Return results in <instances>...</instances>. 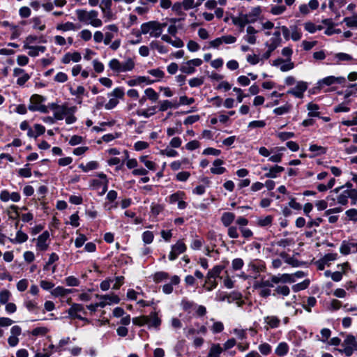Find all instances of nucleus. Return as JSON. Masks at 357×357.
<instances>
[{
    "instance_id": "obj_1",
    "label": "nucleus",
    "mask_w": 357,
    "mask_h": 357,
    "mask_svg": "<svg viewBox=\"0 0 357 357\" xmlns=\"http://www.w3.org/2000/svg\"><path fill=\"white\" fill-rule=\"evenodd\" d=\"M75 12L78 20L84 24H89L93 27H100L102 25V20L98 18V11L95 10L87 11L78 9Z\"/></svg>"
},
{
    "instance_id": "obj_2",
    "label": "nucleus",
    "mask_w": 357,
    "mask_h": 357,
    "mask_svg": "<svg viewBox=\"0 0 357 357\" xmlns=\"http://www.w3.org/2000/svg\"><path fill=\"white\" fill-rule=\"evenodd\" d=\"M166 26V23H160L158 21H149L141 25L140 31L142 34H149L151 37L158 38L161 36L163 29Z\"/></svg>"
},
{
    "instance_id": "obj_3",
    "label": "nucleus",
    "mask_w": 357,
    "mask_h": 357,
    "mask_svg": "<svg viewBox=\"0 0 357 357\" xmlns=\"http://www.w3.org/2000/svg\"><path fill=\"white\" fill-rule=\"evenodd\" d=\"M108 66L114 73L119 74L132 70L135 63L132 58L126 59L124 62H121L117 59H112L109 61Z\"/></svg>"
},
{
    "instance_id": "obj_4",
    "label": "nucleus",
    "mask_w": 357,
    "mask_h": 357,
    "mask_svg": "<svg viewBox=\"0 0 357 357\" xmlns=\"http://www.w3.org/2000/svg\"><path fill=\"white\" fill-rule=\"evenodd\" d=\"M202 64V60L200 59H194L184 63L180 68V70L185 74H192L195 72V67L200 66Z\"/></svg>"
},
{
    "instance_id": "obj_5",
    "label": "nucleus",
    "mask_w": 357,
    "mask_h": 357,
    "mask_svg": "<svg viewBox=\"0 0 357 357\" xmlns=\"http://www.w3.org/2000/svg\"><path fill=\"white\" fill-rule=\"evenodd\" d=\"M187 247L182 241H178L176 244L172 246V250L169 255V259L173 261L177 258V257L185 252Z\"/></svg>"
},
{
    "instance_id": "obj_6",
    "label": "nucleus",
    "mask_w": 357,
    "mask_h": 357,
    "mask_svg": "<svg viewBox=\"0 0 357 357\" xmlns=\"http://www.w3.org/2000/svg\"><path fill=\"white\" fill-rule=\"evenodd\" d=\"M112 1L102 0L100 4V8L105 18L110 20L114 18V13L112 10Z\"/></svg>"
},
{
    "instance_id": "obj_7",
    "label": "nucleus",
    "mask_w": 357,
    "mask_h": 357,
    "mask_svg": "<svg viewBox=\"0 0 357 357\" xmlns=\"http://www.w3.org/2000/svg\"><path fill=\"white\" fill-rule=\"evenodd\" d=\"M307 84L306 82L301 81L297 82L296 86L287 91L288 94H291L298 98L303 97V93L307 90Z\"/></svg>"
},
{
    "instance_id": "obj_8",
    "label": "nucleus",
    "mask_w": 357,
    "mask_h": 357,
    "mask_svg": "<svg viewBox=\"0 0 357 357\" xmlns=\"http://www.w3.org/2000/svg\"><path fill=\"white\" fill-rule=\"evenodd\" d=\"M346 81L344 77H334L328 76L318 82L319 88H322L324 86H331L335 83L342 84Z\"/></svg>"
},
{
    "instance_id": "obj_9",
    "label": "nucleus",
    "mask_w": 357,
    "mask_h": 357,
    "mask_svg": "<svg viewBox=\"0 0 357 357\" xmlns=\"http://www.w3.org/2000/svg\"><path fill=\"white\" fill-rule=\"evenodd\" d=\"M50 238V234L47 231H44L40 234L37 239L36 248L40 251H45L47 250L49 246L48 240Z\"/></svg>"
},
{
    "instance_id": "obj_10",
    "label": "nucleus",
    "mask_w": 357,
    "mask_h": 357,
    "mask_svg": "<svg viewBox=\"0 0 357 357\" xmlns=\"http://www.w3.org/2000/svg\"><path fill=\"white\" fill-rule=\"evenodd\" d=\"M340 251L342 255H347L350 253L357 252V243L343 241Z\"/></svg>"
},
{
    "instance_id": "obj_11",
    "label": "nucleus",
    "mask_w": 357,
    "mask_h": 357,
    "mask_svg": "<svg viewBox=\"0 0 357 357\" xmlns=\"http://www.w3.org/2000/svg\"><path fill=\"white\" fill-rule=\"evenodd\" d=\"M13 75L18 77L17 84L20 86H23L30 79L29 75L25 73L24 70L19 68L14 69Z\"/></svg>"
},
{
    "instance_id": "obj_12",
    "label": "nucleus",
    "mask_w": 357,
    "mask_h": 357,
    "mask_svg": "<svg viewBox=\"0 0 357 357\" xmlns=\"http://www.w3.org/2000/svg\"><path fill=\"white\" fill-rule=\"evenodd\" d=\"M56 108V109L54 112V118L56 120H62L64 116L74 111V107L69 108L66 105H59Z\"/></svg>"
},
{
    "instance_id": "obj_13",
    "label": "nucleus",
    "mask_w": 357,
    "mask_h": 357,
    "mask_svg": "<svg viewBox=\"0 0 357 357\" xmlns=\"http://www.w3.org/2000/svg\"><path fill=\"white\" fill-rule=\"evenodd\" d=\"M20 195L17 192L10 193L8 190H2L0 193V199L2 202H6L12 200L14 202H17L20 200Z\"/></svg>"
},
{
    "instance_id": "obj_14",
    "label": "nucleus",
    "mask_w": 357,
    "mask_h": 357,
    "mask_svg": "<svg viewBox=\"0 0 357 357\" xmlns=\"http://www.w3.org/2000/svg\"><path fill=\"white\" fill-rule=\"evenodd\" d=\"M82 59L81 54L78 52H68L65 54L61 58V63L63 64H68L73 61L77 63Z\"/></svg>"
},
{
    "instance_id": "obj_15",
    "label": "nucleus",
    "mask_w": 357,
    "mask_h": 357,
    "mask_svg": "<svg viewBox=\"0 0 357 357\" xmlns=\"http://www.w3.org/2000/svg\"><path fill=\"white\" fill-rule=\"evenodd\" d=\"M273 282L275 284L279 283H292L295 282L293 275H290L288 273L279 274L277 275H274Z\"/></svg>"
},
{
    "instance_id": "obj_16",
    "label": "nucleus",
    "mask_w": 357,
    "mask_h": 357,
    "mask_svg": "<svg viewBox=\"0 0 357 357\" xmlns=\"http://www.w3.org/2000/svg\"><path fill=\"white\" fill-rule=\"evenodd\" d=\"M23 48L24 50H29L28 54L30 56L34 57L39 54V52H45L46 50L45 46H31L24 45Z\"/></svg>"
},
{
    "instance_id": "obj_17",
    "label": "nucleus",
    "mask_w": 357,
    "mask_h": 357,
    "mask_svg": "<svg viewBox=\"0 0 357 357\" xmlns=\"http://www.w3.org/2000/svg\"><path fill=\"white\" fill-rule=\"evenodd\" d=\"M84 310V307L81 304H73L68 310V314L70 317L73 318H77L79 319H82L88 321L86 319L82 318L77 313L79 312H82Z\"/></svg>"
},
{
    "instance_id": "obj_18",
    "label": "nucleus",
    "mask_w": 357,
    "mask_h": 357,
    "mask_svg": "<svg viewBox=\"0 0 357 357\" xmlns=\"http://www.w3.org/2000/svg\"><path fill=\"white\" fill-rule=\"evenodd\" d=\"M274 275H271V278L268 280L261 279L259 281L255 282L254 287L255 288H272L274 287L275 284L273 282Z\"/></svg>"
},
{
    "instance_id": "obj_19",
    "label": "nucleus",
    "mask_w": 357,
    "mask_h": 357,
    "mask_svg": "<svg viewBox=\"0 0 357 357\" xmlns=\"http://www.w3.org/2000/svg\"><path fill=\"white\" fill-rule=\"evenodd\" d=\"M180 282V278L178 275H174L171 278V282L165 284L162 287V291L166 294H169L173 291V285H178Z\"/></svg>"
},
{
    "instance_id": "obj_20",
    "label": "nucleus",
    "mask_w": 357,
    "mask_h": 357,
    "mask_svg": "<svg viewBox=\"0 0 357 357\" xmlns=\"http://www.w3.org/2000/svg\"><path fill=\"white\" fill-rule=\"evenodd\" d=\"M100 298L103 300L99 303V305L102 307H105L107 304L118 303L120 301L119 298L114 294L102 296Z\"/></svg>"
},
{
    "instance_id": "obj_21",
    "label": "nucleus",
    "mask_w": 357,
    "mask_h": 357,
    "mask_svg": "<svg viewBox=\"0 0 357 357\" xmlns=\"http://www.w3.org/2000/svg\"><path fill=\"white\" fill-rule=\"evenodd\" d=\"M247 36L245 37V40L250 44H255L257 38L255 34L257 31L252 26H248L246 29Z\"/></svg>"
},
{
    "instance_id": "obj_22",
    "label": "nucleus",
    "mask_w": 357,
    "mask_h": 357,
    "mask_svg": "<svg viewBox=\"0 0 357 357\" xmlns=\"http://www.w3.org/2000/svg\"><path fill=\"white\" fill-rule=\"evenodd\" d=\"M261 13V9L259 7H255L252 9V10L247 14H243V16L245 17L248 21H249V24L254 23L257 21V17H259Z\"/></svg>"
},
{
    "instance_id": "obj_23",
    "label": "nucleus",
    "mask_w": 357,
    "mask_h": 357,
    "mask_svg": "<svg viewBox=\"0 0 357 357\" xmlns=\"http://www.w3.org/2000/svg\"><path fill=\"white\" fill-rule=\"evenodd\" d=\"M235 220V215L231 212H225L221 216V222L225 227H229Z\"/></svg>"
},
{
    "instance_id": "obj_24",
    "label": "nucleus",
    "mask_w": 357,
    "mask_h": 357,
    "mask_svg": "<svg viewBox=\"0 0 357 357\" xmlns=\"http://www.w3.org/2000/svg\"><path fill=\"white\" fill-rule=\"evenodd\" d=\"M223 164V160L220 159H216L213 162V165L214 167L211 168V173L214 174H222L226 172V169L222 167H219Z\"/></svg>"
},
{
    "instance_id": "obj_25",
    "label": "nucleus",
    "mask_w": 357,
    "mask_h": 357,
    "mask_svg": "<svg viewBox=\"0 0 357 357\" xmlns=\"http://www.w3.org/2000/svg\"><path fill=\"white\" fill-rule=\"evenodd\" d=\"M223 349L220 344H213L209 349L207 357H220Z\"/></svg>"
},
{
    "instance_id": "obj_26",
    "label": "nucleus",
    "mask_w": 357,
    "mask_h": 357,
    "mask_svg": "<svg viewBox=\"0 0 357 357\" xmlns=\"http://www.w3.org/2000/svg\"><path fill=\"white\" fill-rule=\"evenodd\" d=\"M148 319H149V321L148 323L149 327L158 328L161 324V320L158 317L156 312L151 313L150 315L148 316Z\"/></svg>"
},
{
    "instance_id": "obj_27",
    "label": "nucleus",
    "mask_w": 357,
    "mask_h": 357,
    "mask_svg": "<svg viewBox=\"0 0 357 357\" xmlns=\"http://www.w3.org/2000/svg\"><path fill=\"white\" fill-rule=\"evenodd\" d=\"M231 20L232 23L237 26H245L249 24V21L243 16V13H240L237 17H232Z\"/></svg>"
},
{
    "instance_id": "obj_28",
    "label": "nucleus",
    "mask_w": 357,
    "mask_h": 357,
    "mask_svg": "<svg viewBox=\"0 0 357 357\" xmlns=\"http://www.w3.org/2000/svg\"><path fill=\"white\" fill-rule=\"evenodd\" d=\"M307 109L309 111L308 116L310 117H319L320 115L319 112L318 111L319 107L318 105L314 104L313 102H310L307 105Z\"/></svg>"
},
{
    "instance_id": "obj_29",
    "label": "nucleus",
    "mask_w": 357,
    "mask_h": 357,
    "mask_svg": "<svg viewBox=\"0 0 357 357\" xmlns=\"http://www.w3.org/2000/svg\"><path fill=\"white\" fill-rule=\"evenodd\" d=\"M284 170V167L278 165H275L269 169L268 172L264 174L266 178H276L278 174L283 172Z\"/></svg>"
},
{
    "instance_id": "obj_30",
    "label": "nucleus",
    "mask_w": 357,
    "mask_h": 357,
    "mask_svg": "<svg viewBox=\"0 0 357 357\" xmlns=\"http://www.w3.org/2000/svg\"><path fill=\"white\" fill-rule=\"evenodd\" d=\"M223 269H224L223 266H220V265L215 266L212 269L208 271L206 276H208V278H212L213 279L220 278V275Z\"/></svg>"
},
{
    "instance_id": "obj_31",
    "label": "nucleus",
    "mask_w": 357,
    "mask_h": 357,
    "mask_svg": "<svg viewBox=\"0 0 357 357\" xmlns=\"http://www.w3.org/2000/svg\"><path fill=\"white\" fill-rule=\"evenodd\" d=\"M78 28L73 22H66L63 24H59L56 25V29L62 31H75Z\"/></svg>"
},
{
    "instance_id": "obj_32",
    "label": "nucleus",
    "mask_w": 357,
    "mask_h": 357,
    "mask_svg": "<svg viewBox=\"0 0 357 357\" xmlns=\"http://www.w3.org/2000/svg\"><path fill=\"white\" fill-rule=\"evenodd\" d=\"M265 323L271 328H278L280 325V320L275 316H268L264 319Z\"/></svg>"
},
{
    "instance_id": "obj_33",
    "label": "nucleus",
    "mask_w": 357,
    "mask_h": 357,
    "mask_svg": "<svg viewBox=\"0 0 357 357\" xmlns=\"http://www.w3.org/2000/svg\"><path fill=\"white\" fill-rule=\"evenodd\" d=\"M155 114H156V106H151L145 109L137 112V114L139 116H142L145 118H149Z\"/></svg>"
},
{
    "instance_id": "obj_34",
    "label": "nucleus",
    "mask_w": 357,
    "mask_h": 357,
    "mask_svg": "<svg viewBox=\"0 0 357 357\" xmlns=\"http://www.w3.org/2000/svg\"><path fill=\"white\" fill-rule=\"evenodd\" d=\"M218 286V282L215 279H213L212 278H208V276L206 277V281L205 284H204V287L208 291H211L213 289H215Z\"/></svg>"
},
{
    "instance_id": "obj_35",
    "label": "nucleus",
    "mask_w": 357,
    "mask_h": 357,
    "mask_svg": "<svg viewBox=\"0 0 357 357\" xmlns=\"http://www.w3.org/2000/svg\"><path fill=\"white\" fill-rule=\"evenodd\" d=\"M148 73L156 78V80H154L155 82L160 81L165 77V75L164 71L160 68L151 69L148 70Z\"/></svg>"
},
{
    "instance_id": "obj_36",
    "label": "nucleus",
    "mask_w": 357,
    "mask_h": 357,
    "mask_svg": "<svg viewBox=\"0 0 357 357\" xmlns=\"http://www.w3.org/2000/svg\"><path fill=\"white\" fill-rule=\"evenodd\" d=\"M144 93L147 99L152 102H156L158 100L159 95L152 88H148L144 91Z\"/></svg>"
},
{
    "instance_id": "obj_37",
    "label": "nucleus",
    "mask_w": 357,
    "mask_h": 357,
    "mask_svg": "<svg viewBox=\"0 0 357 357\" xmlns=\"http://www.w3.org/2000/svg\"><path fill=\"white\" fill-rule=\"evenodd\" d=\"M274 291L275 293L273 294V296H275V294H277L279 295L287 296L290 294V289L287 285H278L275 287Z\"/></svg>"
},
{
    "instance_id": "obj_38",
    "label": "nucleus",
    "mask_w": 357,
    "mask_h": 357,
    "mask_svg": "<svg viewBox=\"0 0 357 357\" xmlns=\"http://www.w3.org/2000/svg\"><path fill=\"white\" fill-rule=\"evenodd\" d=\"M289 347L287 343L281 342L275 349V354L279 356H283L287 354Z\"/></svg>"
},
{
    "instance_id": "obj_39",
    "label": "nucleus",
    "mask_w": 357,
    "mask_h": 357,
    "mask_svg": "<svg viewBox=\"0 0 357 357\" xmlns=\"http://www.w3.org/2000/svg\"><path fill=\"white\" fill-rule=\"evenodd\" d=\"M71 289H65L63 287H57L52 291L54 296H64L71 292Z\"/></svg>"
},
{
    "instance_id": "obj_40",
    "label": "nucleus",
    "mask_w": 357,
    "mask_h": 357,
    "mask_svg": "<svg viewBox=\"0 0 357 357\" xmlns=\"http://www.w3.org/2000/svg\"><path fill=\"white\" fill-rule=\"evenodd\" d=\"M147 158V155H142L139 157V161L143 162L149 169L155 171L157 167L156 164L153 161L148 160Z\"/></svg>"
},
{
    "instance_id": "obj_41",
    "label": "nucleus",
    "mask_w": 357,
    "mask_h": 357,
    "mask_svg": "<svg viewBox=\"0 0 357 357\" xmlns=\"http://www.w3.org/2000/svg\"><path fill=\"white\" fill-rule=\"evenodd\" d=\"M33 28L39 31H43L45 29V24L42 22L40 17H35L31 19Z\"/></svg>"
},
{
    "instance_id": "obj_42",
    "label": "nucleus",
    "mask_w": 357,
    "mask_h": 357,
    "mask_svg": "<svg viewBox=\"0 0 357 357\" xmlns=\"http://www.w3.org/2000/svg\"><path fill=\"white\" fill-rule=\"evenodd\" d=\"M291 38L294 41L299 40L302 37L301 30L296 26H291Z\"/></svg>"
},
{
    "instance_id": "obj_43",
    "label": "nucleus",
    "mask_w": 357,
    "mask_h": 357,
    "mask_svg": "<svg viewBox=\"0 0 357 357\" xmlns=\"http://www.w3.org/2000/svg\"><path fill=\"white\" fill-rule=\"evenodd\" d=\"M98 164L96 161H91L86 165L81 164L79 167L84 172L97 169Z\"/></svg>"
},
{
    "instance_id": "obj_44",
    "label": "nucleus",
    "mask_w": 357,
    "mask_h": 357,
    "mask_svg": "<svg viewBox=\"0 0 357 357\" xmlns=\"http://www.w3.org/2000/svg\"><path fill=\"white\" fill-rule=\"evenodd\" d=\"M11 293L8 289H3L0 291V304H6L8 303Z\"/></svg>"
},
{
    "instance_id": "obj_45",
    "label": "nucleus",
    "mask_w": 357,
    "mask_h": 357,
    "mask_svg": "<svg viewBox=\"0 0 357 357\" xmlns=\"http://www.w3.org/2000/svg\"><path fill=\"white\" fill-rule=\"evenodd\" d=\"M343 22H345L348 27H356L357 28V14L351 17H344Z\"/></svg>"
},
{
    "instance_id": "obj_46",
    "label": "nucleus",
    "mask_w": 357,
    "mask_h": 357,
    "mask_svg": "<svg viewBox=\"0 0 357 357\" xmlns=\"http://www.w3.org/2000/svg\"><path fill=\"white\" fill-rule=\"evenodd\" d=\"M310 284V280H305L302 282L296 284L292 286V289L295 292H298L299 291L305 289L307 288V287Z\"/></svg>"
},
{
    "instance_id": "obj_47",
    "label": "nucleus",
    "mask_w": 357,
    "mask_h": 357,
    "mask_svg": "<svg viewBox=\"0 0 357 357\" xmlns=\"http://www.w3.org/2000/svg\"><path fill=\"white\" fill-rule=\"evenodd\" d=\"M149 322V321L148 316H141V317H135L132 319V323L135 325H137L139 326H144L146 324L148 325Z\"/></svg>"
},
{
    "instance_id": "obj_48",
    "label": "nucleus",
    "mask_w": 357,
    "mask_h": 357,
    "mask_svg": "<svg viewBox=\"0 0 357 357\" xmlns=\"http://www.w3.org/2000/svg\"><path fill=\"white\" fill-rule=\"evenodd\" d=\"M150 47L153 50H157L161 54H165L167 52V48L162 45H160L158 41H152L150 43Z\"/></svg>"
},
{
    "instance_id": "obj_49",
    "label": "nucleus",
    "mask_w": 357,
    "mask_h": 357,
    "mask_svg": "<svg viewBox=\"0 0 357 357\" xmlns=\"http://www.w3.org/2000/svg\"><path fill=\"white\" fill-rule=\"evenodd\" d=\"M28 239V236L22 232L21 230H19L16 234V237L14 240H11L13 243H22L25 242Z\"/></svg>"
},
{
    "instance_id": "obj_50",
    "label": "nucleus",
    "mask_w": 357,
    "mask_h": 357,
    "mask_svg": "<svg viewBox=\"0 0 357 357\" xmlns=\"http://www.w3.org/2000/svg\"><path fill=\"white\" fill-rule=\"evenodd\" d=\"M344 344L349 347H352V348L357 349V342L356 337L354 335H349L346 337Z\"/></svg>"
},
{
    "instance_id": "obj_51",
    "label": "nucleus",
    "mask_w": 357,
    "mask_h": 357,
    "mask_svg": "<svg viewBox=\"0 0 357 357\" xmlns=\"http://www.w3.org/2000/svg\"><path fill=\"white\" fill-rule=\"evenodd\" d=\"M331 331L328 328H323L321 330V336L318 337V340L322 342H326L331 337Z\"/></svg>"
},
{
    "instance_id": "obj_52",
    "label": "nucleus",
    "mask_w": 357,
    "mask_h": 357,
    "mask_svg": "<svg viewBox=\"0 0 357 357\" xmlns=\"http://www.w3.org/2000/svg\"><path fill=\"white\" fill-rule=\"evenodd\" d=\"M45 100V98L38 94L33 95L30 98V104L32 105H40L41 103Z\"/></svg>"
},
{
    "instance_id": "obj_53",
    "label": "nucleus",
    "mask_w": 357,
    "mask_h": 357,
    "mask_svg": "<svg viewBox=\"0 0 357 357\" xmlns=\"http://www.w3.org/2000/svg\"><path fill=\"white\" fill-rule=\"evenodd\" d=\"M347 194L348 192H347L346 190L340 193L337 198V203L342 205H346L348 203V199L349 198Z\"/></svg>"
},
{
    "instance_id": "obj_54",
    "label": "nucleus",
    "mask_w": 357,
    "mask_h": 357,
    "mask_svg": "<svg viewBox=\"0 0 357 357\" xmlns=\"http://www.w3.org/2000/svg\"><path fill=\"white\" fill-rule=\"evenodd\" d=\"M294 68V63L291 61V59H285L284 60V63H282L280 66V70L282 72H286Z\"/></svg>"
},
{
    "instance_id": "obj_55",
    "label": "nucleus",
    "mask_w": 357,
    "mask_h": 357,
    "mask_svg": "<svg viewBox=\"0 0 357 357\" xmlns=\"http://www.w3.org/2000/svg\"><path fill=\"white\" fill-rule=\"evenodd\" d=\"M290 109L291 105L289 104H286L282 107H279L274 109L273 112L277 115H282L284 114L288 113Z\"/></svg>"
},
{
    "instance_id": "obj_56",
    "label": "nucleus",
    "mask_w": 357,
    "mask_h": 357,
    "mask_svg": "<svg viewBox=\"0 0 357 357\" xmlns=\"http://www.w3.org/2000/svg\"><path fill=\"white\" fill-rule=\"evenodd\" d=\"M285 10L286 6L284 5H275L271 7V12L273 15H280L283 13Z\"/></svg>"
},
{
    "instance_id": "obj_57",
    "label": "nucleus",
    "mask_w": 357,
    "mask_h": 357,
    "mask_svg": "<svg viewBox=\"0 0 357 357\" xmlns=\"http://www.w3.org/2000/svg\"><path fill=\"white\" fill-rule=\"evenodd\" d=\"M309 150L312 152H317V155L324 154L326 152L325 147L317 144L310 145Z\"/></svg>"
},
{
    "instance_id": "obj_58",
    "label": "nucleus",
    "mask_w": 357,
    "mask_h": 357,
    "mask_svg": "<svg viewBox=\"0 0 357 357\" xmlns=\"http://www.w3.org/2000/svg\"><path fill=\"white\" fill-rule=\"evenodd\" d=\"M273 217L271 215H267L265 218L258 219L257 225L261 227L268 226L271 224Z\"/></svg>"
},
{
    "instance_id": "obj_59",
    "label": "nucleus",
    "mask_w": 357,
    "mask_h": 357,
    "mask_svg": "<svg viewBox=\"0 0 357 357\" xmlns=\"http://www.w3.org/2000/svg\"><path fill=\"white\" fill-rule=\"evenodd\" d=\"M227 230V234L231 238H237L239 237V234L236 226H229Z\"/></svg>"
},
{
    "instance_id": "obj_60",
    "label": "nucleus",
    "mask_w": 357,
    "mask_h": 357,
    "mask_svg": "<svg viewBox=\"0 0 357 357\" xmlns=\"http://www.w3.org/2000/svg\"><path fill=\"white\" fill-rule=\"evenodd\" d=\"M184 196L185 194L183 192H177L174 193L169 197V202L171 204H174L176 202H178L181 199H183Z\"/></svg>"
},
{
    "instance_id": "obj_61",
    "label": "nucleus",
    "mask_w": 357,
    "mask_h": 357,
    "mask_svg": "<svg viewBox=\"0 0 357 357\" xmlns=\"http://www.w3.org/2000/svg\"><path fill=\"white\" fill-rule=\"evenodd\" d=\"M93 67L97 73H101L105 69L103 63L97 59L93 61Z\"/></svg>"
},
{
    "instance_id": "obj_62",
    "label": "nucleus",
    "mask_w": 357,
    "mask_h": 357,
    "mask_svg": "<svg viewBox=\"0 0 357 357\" xmlns=\"http://www.w3.org/2000/svg\"><path fill=\"white\" fill-rule=\"evenodd\" d=\"M173 105L172 102L167 100H165L159 102V110L160 112H165L169 108H172Z\"/></svg>"
},
{
    "instance_id": "obj_63",
    "label": "nucleus",
    "mask_w": 357,
    "mask_h": 357,
    "mask_svg": "<svg viewBox=\"0 0 357 357\" xmlns=\"http://www.w3.org/2000/svg\"><path fill=\"white\" fill-rule=\"evenodd\" d=\"M348 192V196L351 200V204H356L357 202V188L346 190Z\"/></svg>"
},
{
    "instance_id": "obj_64",
    "label": "nucleus",
    "mask_w": 357,
    "mask_h": 357,
    "mask_svg": "<svg viewBox=\"0 0 357 357\" xmlns=\"http://www.w3.org/2000/svg\"><path fill=\"white\" fill-rule=\"evenodd\" d=\"M347 217L349 220L357 221V210L355 208H351L347 210L345 213Z\"/></svg>"
}]
</instances>
